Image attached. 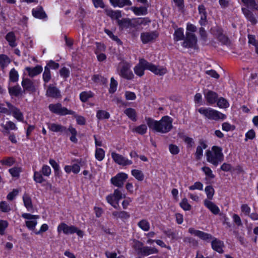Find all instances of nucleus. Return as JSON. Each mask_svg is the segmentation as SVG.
Returning a JSON list of instances; mask_svg holds the SVG:
<instances>
[{
	"label": "nucleus",
	"mask_w": 258,
	"mask_h": 258,
	"mask_svg": "<svg viewBox=\"0 0 258 258\" xmlns=\"http://www.w3.org/2000/svg\"><path fill=\"white\" fill-rule=\"evenodd\" d=\"M117 85L118 83L117 81L115 80L113 78H111L110 80V88L109 89V93H114L116 90Z\"/></svg>",
	"instance_id": "5fc2aeb1"
},
{
	"label": "nucleus",
	"mask_w": 258,
	"mask_h": 258,
	"mask_svg": "<svg viewBox=\"0 0 258 258\" xmlns=\"http://www.w3.org/2000/svg\"><path fill=\"white\" fill-rule=\"evenodd\" d=\"M138 226L143 231H148L150 228L149 222L146 219H142L138 223Z\"/></svg>",
	"instance_id": "4c0bfd02"
},
{
	"label": "nucleus",
	"mask_w": 258,
	"mask_h": 258,
	"mask_svg": "<svg viewBox=\"0 0 258 258\" xmlns=\"http://www.w3.org/2000/svg\"><path fill=\"white\" fill-rule=\"evenodd\" d=\"M19 190L17 189H14L12 191L10 192L7 196V199L10 201H12L18 195Z\"/></svg>",
	"instance_id": "774afa93"
},
{
	"label": "nucleus",
	"mask_w": 258,
	"mask_h": 258,
	"mask_svg": "<svg viewBox=\"0 0 258 258\" xmlns=\"http://www.w3.org/2000/svg\"><path fill=\"white\" fill-rule=\"evenodd\" d=\"M19 79V74L18 72L14 69L11 70L9 73V80L12 82H17Z\"/></svg>",
	"instance_id": "a19ab883"
},
{
	"label": "nucleus",
	"mask_w": 258,
	"mask_h": 258,
	"mask_svg": "<svg viewBox=\"0 0 258 258\" xmlns=\"http://www.w3.org/2000/svg\"><path fill=\"white\" fill-rule=\"evenodd\" d=\"M11 62L9 57L5 54H0V66L4 70Z\"/></svg>",
	"instance_id": "72a5a7b5"
},
{
	"label": "nucleus",
	"mask_w": 258,
	"mask_h": 258,
	"mask_svg": "<svg viewBox=\"0 0 258 258\" xmlns=\"http://www.w3.org/2000/svg\"><path fill=\"white\" fill-rule=\"evenodd\" d=\"M22 92V89L19 85L9 87V93L11 96H18Z\"/></svg>",
	"instance_id": "473e14b6"
},
{
	"label": "nucleus",
	"mask_w": 258,
	"mask_h": 258,
	"mask_svg": "<svg viewBox=\"0 0 258 258\" xmlns=\"http://www.w3.org/2000/svg\"><path fill=\"white\" fill-rule=\"evenodd\" d=\"M242 11L245 17L251 22L252 24L254 25L256 23V19L251 11L245 8H242Z\"/></svg>",
	"instance_id": "b1692460"
},
{
	"label": "nucleus",
	"mask_w": 258,
	"mask_h": 258,
	"mask_svg": "<svg viewBox=\"0 0 258 258\" xmlns=\"http://www.w3.org/2000/svg\"><path fill=\"white\" fill-rule=\"evenodd\" d=\"M170 152L173 155H176L179 152V148L175 145L170 144L169 146Z\"/></svg>",
	"instance_id": "338daca9"
},
{
	"label": "nucleus",
	"mask_w": 258,
	"mask_h": 258,
	"mask_svg": "<svg viewBox=\"0 0 258 258\" xmlns=\"http://www.w3.org/2000/svg\"><path fill=\"white\" fill-rule=\"evenodd\" d=\"M144 246V244L142 242L137 240H134L133 247L139 255L141 254Z\"/></svg>",
	"instance_id": "ea45409f"
},
{
	"label": "nucleus",
	"mask_w": 258,
	"mask_h": 258,
	"mask_svg": "<svg viewBox=\"0 0 258 258\" xmlns=\"http://www.w3.org/2000/svg\"><path fill=\"white\" fill-rule=\"evenodd\" d=\"M23 201L28 211H31L33 209L31 199L28 194H25L23 196Z\"/></svg>",
	"instance_id": "cd10ccee"
},
{
	"label": "nucleus",
	"mask_w": 258,
	"mask_h": 258,
	"mask_svg": "<svg viewBox=\"0 0 258 258\" xmlns=\"http://www.w3.org/2000/svg\"><path fill=\"white\" fill-rule=\"evenodd\" d=\"M130 68L131 65L130 63L126 62L122 63L119 70H118L119 75L126 80L133 79L134 77V75Z\"/></svg>",
	"instance_id": "6e6552de"
},
{
	"label": "nucleus",
	"mask_w": 258,
	"mask_h": 258,
	"mask_svg": "<svg viewBox=\"0 0 258 258\" xmlns=\"http://www.w3.org/2000/svg\"><path fill=\"white\" fill-rule=\"evenodd\" d=\"M131 10L137 16L145 15L147 14V8L145 7H133L131 8Z\"/></svg>",
	"instance_id": "2f4dec72"
},
{
	"label": "nucleus",
	"mask_w": 258,
	"mask_h": 258,
	"mask_svg": "<svg viewBox=\"0 0 258 258\" xmlns=\"http://www.w3.org/2000/svg\"><path fill=\"white\" fill-rule=\"evenodd\" d=\"M174 40L176 41L183 40L184 38L183 29L179 28L176 30L173 34Z\"/></svg>",
	"instance_id": "e433bc0d"
},
{
	"label": "nucleus",
	"mask_w": 258,
	"mask_h": 258,
	"mask_svg": "<svg viewBox=\"0 0 258 258\" xmlns=\"http://www.w3.org/2000/svg\"><path fill=\"white\" fill-rule=\"evenodd\" d=\"M92 79L95 83L101 82L102 83H105L107 81L106 79L104 77L100 75H94L93 76Z\"/></svg>",
	"instance_id": "4d7b16f0"
},
{
	"label": "nucleus",
	"mask_w": 258,
	"mask_h": 258,
	"mask_svg": "<svg viewBox=\"0 0 258 258\" xmlns=\"http://www.w3.org/2000/svg\"><path fill=\"white\" fill-rule=\"evenodd\" d=\"M111 157L116 163L120 165L124 166L131 165L133 163L132 160H128L122 155L116 153L115 152L111 153Z\"/></svg>",
	"instance_id": "9b49d317"
},
{
	"label": "nucleus",
	"mask_w": 258,
	"mask_h": 258,
	"mask_svg": "<svg viewBox=\"0 0 258 258\" xmlns=\"http://www.w3.org/2000/svg\"><path fill=\"white\" fill-rule=\"evenodd\" d=\"M188 231L190 234L197 236L203 240L210 241L211 240H212L211 242L212 248L218 253H222L224 252L223 249L224 246V242L215 237H213L211 234L195 229L191 227L189 228Z\"/></svg>",
	"instance_id": "f03ea898"
},
{
	"label": "nucleus",
	"mask_w": 258,
	"mask_h": 258,
	"mask_svg": "<svg viewBox=\"0 0 258 258\" xmlns=\"http://www.w3.org/2000/svg\"><path fill=\"white\" fill-rule=\"evenodd\" d=\"M204 94L207 102L210 104H214L218 99V95L217 93L213 91H204Z\"/></svg>",
	"instance_id": "f3484780"
},
{
	"label": "nucleus",
	"mask_w": 258,
	"mask_h": 258,
	"mask_svg": "<svg viewBox=\"0 0 258 258\" xmlns=\"http://www.w3.org/2000/svg\"><path fill=\"white\" fill-rule=\"evenodd\" d=\"M57 231L58 233L62 231L64 234L67 235L76 233L80 237L83 236V232L82 230L78 229L74 226H69L64 223H61L58 226Z\"/></svg>",
	"instance_id": "0eeeda50"
},
{
	"label": "nucleus",
	"mask_w": 258,
	"mask_h": 258,
	"mask_svg": "<svg viewBox=\"0 0 258 258\" xmlns=\"http://www.w3.org/2000/svg\"><path fill=\"white\" fill-rule=\"evenodd\" d=\"M50 71L48 66H45L43 73V80L45 83H48L51 79Z\"/></svg>",
	"instance_id": "49530a36"
},
{
	"label": "nucleus",
	"mask_w": 258,
	"mask_h": 258,
	"mask_svg": "<svg viewBox=\"0 0 258 258\" xmlns=\"http://www.w3.org/2000/svg\"><path fill=\"white\" fill-rule=\"evenodd\" d=\"M104 32H105L106 34H107L108 35V36L110 38L112 39V40L116 42L117 44H122L121 40L117 37V36L113 35V34L112 33V32L111 31H110L108 29H105Z\"/></svg>",
	"instance_id": "603ef678"
},
{
	"label": "nucleus",
	"mask_w": 258,
	"mask_h": 258,
	"mask_svg": "<svg viewBox=\"0 0 258 258\" xmlns=\"http://www.w3.org/2000/svg\"><path fill=\"white\" fill-rule=\"evenodd\" d=\"M202 170L208 177L211 179L215 177V175L213 174L212 171L209 167H203L202 168Z\"/></svg>",
	"instance_id": "680f3d73"
},
{
	"label": "nucleus",
	"mask_w": 258,
	"mask_h": 258,
	"mask_svg": "<svg viewBox=\"0 0 258 258\" xmlns=\"http://www.w3.org/2000/svg\"><path fill=\"white\" fill-rule=\"evenodd\" d=\"M1 125L4 129L2 132L5 135L10 134V130H17V127L16 126L15 123L11 121H7L6 124L2 123Z\"/></svg>",
	"instance_id": "6ab92c4d"
},
{
	"label": "nucleus",
	"mask_w": 258,
	"mask_h": 258,
	"mask_svg": "<svg viewBox=\"0 0 258 258\" xmlns=\"http://www.w3.org/2000/svg\"><path fill=\"white\" fill-rule=\"evenodd\" d=\"M148 70H150L156 75L163 76L167 72L166 68L160 66H157L152 63L149 62L147 66Z\"/></svg>",
	"instance_id": "2eb2a0df"
},
{
	"label": "nucleus",
	"mask_w": 258,
	"mask_h": 258,
	"mask_svg": "<svg viewBox=\"0 0 258 258\" xmlns=\"http://www.w3.org/2000/svg\"><path fill=\"white\" fill-rule=\"evenodd\" d=\"M45 176H49L51 173V170L49 166L44 165L42 166L41 170L40 171Z\"/></svg>",
	"instance_id": "6e6d98bb"
},
{
	"label": "nucleus",
	"mask_w": 258,
	"mask_h": 258,
	"mask_svg": "<svg viewBox=\"0 0 258 258\" xmlns=\"http://www.w3.org/2000/svg\"><path fill=\"white\" fill-rule=\"evenodd\" d=\"M25 223L27 228L30 230H34L37 224L36 219L26 221Z\"/></svg>",
	"instance_id": "bf43d9fd"
},
{
	"label": "nucleus",
	"mask_w": 258,
	"mask_h": 258,
	"mask_svg": "<svg viewBox=\"0 0 258 258\" xmlns=\"http://www.w3.org/2000/svg\"><path fill=\"white\" fill-rule=\"evenodd\" d=\"M198 111L210 120H224L226 118V115L211 108L201 107Z\"/></svg>",
	"instance_id": "39448f33"
},
{
	"label": "nucleus",
	"mask_w": 258,
	"mask_h": 258,
	"mask_svg": "<svg viewBox=\"0 0 258 258\" xmlns=\"http://www.w3.org/2000/svg\"><path fill=\"white\" fill-rule=\"evenodd\" d=\"M5 38L8 42L9 45L12 47H15L17 46L16 37L14 32H9L6 35Z\"/></svg>",
	"instance_id": "a878e982"
},
{
	"label": "nucleus",
	"mask_w": 258,
	"mask_h": 258,
	"mask_svg": "<svg viewBox=\"0 0 258 258\" xmlns=\"http://www.w3.org/2000/svg\"><path fill=\"white\" fill-rule=\"evenodd\" d=\"M108 196H111L112 198V197H114V200L117 202H119L120 200H121L122 198H125V196H123L121 191L118 189H115L114 190L113 194H110Z\"/></svg>",
	"instance_id": "79ce46f5"
},
{
	"label": "nucleus",
	"mask_w": 258,
	"mask_h": 258,
	"mask_svg": "<svg viewBox=\"0 0 258 258\" xmlns=\"http://www.w3.org/2000/svg\"><path fill=\"white\" fill-rule=\"evenodd\" d=\"M204 205L212 213L215 215L218 214L220 212L219 208L214 203L209 200H205Z\"/></svg>",
	"instance_id": "412c9836"
},
{
	"label": "nucleus",
	"mask_w": 258,
	"mask_h": 258,
	"mask_svg": "<svg viewBox=\"0 0 258 258\" xmlns=\"http://www.w3.org/2000/svg\"><path fill=\"white\" fill-rule=\"evenodd\" d=\"M164 234L172 240H178L182 238V233L177 231H172L171 229H168L164 231Z\"/></svg>",
	"instance_id": "aec40b11"
},
{
	"label": "nucleus",
	"mask_w": 258,
	"mask_h": 258,
	"mask_svg": "<svg viewBox=\"0 0 258 258\" xmlns=\"http://www.w3.org/2000/svg\"><path fill=\"white\" fill-rule=\"evenodd\" d=\"M147 126L145 124H141L139 126H136L133 130V132H136V133L143 135L147 133Z\"/></svg>",
	"instance_id": "58836bf2"
},
{
	"label": "nucleus",
	"mask_w": 258,
	"mask_h": 258,
	"mask_svg": "<svg viewBox=\"0 0 258 258\" xmlns=\"http://www.w3.org/2000/svg\"><path fill=\"white\" fill-rule=\"evenodd\" d=\"M49 110L56 114L64 116L70 114H74V111L72 110H69L65 107H63L61 104L59 103L55 104H50L48 105Z\"/></svg>",
	"instance_id": "423d86ee"
},
{
	"label": "nucleus",
	"mask_w": 258,
	"mask_h": 258,
	"mask_svg": "<svg viewBox=\"0 0 258 258\" xmlns=\"http://www.w3.org/2000/svg\"><path fill=\"white\" fill-rule=\"evenodd\" d=\"M42 173L39 171H35L34 172L33 179L34 180L39 183H42L45 181V179L42 176Z\"/></svg>",
	"instance_id": "c03bdc74"
},
{
	"label": "nucleus",
	"mask_w": 258,
	"mask_h": 258,
	"mask_svg": "<svg viewBox=\"0 0 258 258\" xmlns=\"http://www.w3.org/2000/svg\"><path fill=\"white\" fill-rule=\"evenodd\" d=\"M32 14L34 17L39 19H43L46 17V15L41 8L33 10Z\"/></svg>",
	"instance_id": "c9c22d12"
},
{
	"label": "nucleus",
	"mask_w": 258,
	"mask_h": 258,
	"mask_svg": "<svg viewBox=\"0 0 258 258\" xmlns=\"http://www.w3.org/2000/svg\"><path fill=\"white\" fill-rule=\"evenodd\" d=\"M21 84L23 88L24 92L34 93L36 91V89L34 82L29 79H23Z\"/></svg>",
	"instance_id": "4468645a"
},
{
	"label": "nucleus",
	"mask_w": 258,
	"mask_h": 258,
	"mask_svg": "<svg viewBox=\"0 0 258 258\" xmlns=\"http://www.w3.org/2000/svg\"><path fill=\"white\" fill-rule=\"evenodd\" d=\"M149 62L143 58L139 60V63L134 68L135 73L139 77H142L144 74L145 70H148Z\"/></svg>",
	"instance_id": "f8f14e48"
},
{
	"label": "nucleus",
	"mask_w": 258,
	"mask_h": 258,
	"mask_svg": "<svg viewBox=\"0 0 258 258\" xmlns=\"http://www.w3.org/2000/svg\"><path fill=\"white\" fill-rule=\"evenodd\" d=\"M112 214L114 218H116V219L120 218L122 220H126L130 217V214L124 211H114L112 212Z\"/></svg>",
	"instance_id": "393cba45"
},
{
	"label": "nucleus",
	"mask_w": 258,
	"mask_h": 258,
	"mask_svg": "<svg viewBox=\"0 0 258 258\" xmlns=\"http://www.w3.org/2000/svg\"><path fill=\"white\" fill-rule=\"evenodd\" d=\"M217 105L220 108H227L229 106L228 101L223 97H220L217 100Z\"/></svg>",
	"instance_id": "3c124183"
},
{
	"label": "nucleus",
	"mask_w": 258,
	"mask_h": 258,
	"mask_svg": "<svg viewBox=\"0 0 258 258\" xmlns=\"http://www.w3.org/2000/svg\"><path fill=\"white\" fill-rule=\"evenodd\" d=\"M46 96L48 97L57 99L61 97V94L57 87L49 85L46 92Z\"/></svg>",
	"instance_id": "dca6fc26"
},
{
	"label": "nucleus",
	"mask_w": 258,
	"mask_h": 258,
	"mask_svg": "<svg viewBox=\"0 0 258 258\" xmlns=\"http://www.w3.org/2000/svg\"><path fill=\"white\" fill-rule=\"evenodd\" d=\"M217 39L222 44L228 45L229 44V40L228 38L223 34L222 30L221 29H218L216 33Z\"/></svg>",
	"instance_id": "bb28decb"
},
{
	"label": "nucleus",
	"mask_w": 258,
	"mask_h": 258,
	"mask_svg": "<svg viewBox=\"0 0 258 258\" xmlns=\"http://www.w3.org/2000/svg\"><path fill=\"white\" fill-rule=\"evenodd\" d=\"M9 172L13 177H18L21 172V168L18 167H13L9 169Z\"/></svg>",
	"instance_id": "0e129e2a"
},
{
	"label": "nucleus",
	"mask_w": 258,
	"mask_h": 258,
	"mask_svg": "<svg viewBox=\"0 0 258 258\" xmlns=\"http://www.w3.org/2000/svg\"><path fill=\"white\" fill-rule=\"evenodd\" d=\"M105 157V151L102 148H96L95 158L98 161H102Z\"/></svg>",
	"instance_id": "de8ad7c7"
},
{
	"label": "nucleus",
	"mask_w": 258,
	"mask_h": 258,
	"mask_svg": "<svg viewBox=\"0 0 258 258\" xmlns=\"http://www.w3.org/2000/svg\"><path fill=\"white\" fill-rule=\"evenodd\" d=\"M93 93L90 91H84L80 93V99L82 102H86L89 98L93 97Z\"/></svg>",
	"instance_id": "f704fd0d"
},
{
	"label": "nucleus",
	"mask_w": 258,
	"mask_h": 258,
	"mask_svg": "<svg viewBox=\"0 0 258 258\" xmlns=\"http://www.w3.org/2000/svg\"><path fill=\"white\" fill-rule=\"evenodd\" d=\"M47 125L48 128L53 132H59L67 134L69 131L72 135L70 137V140L74 143L78 142V139L76 138L77 131L72 125H70L69 128H67L64 126L55 123H48Z\"/></svg>",
	"instance_id": "7ed1b4c3"
},
{
	"label": "nucleus",
	"mask_w": 258,
	"mask_h": 258,
	"mask_svg": "<svg viewBox=\"0 0 258 258\" xmlns=\"http://www.w3.org/2000/svg\"><path fill=\"white\" fill-rule=\"evenodd\" d=\"M96 117L99 120L108 119L110 117V114L105 110H100L97 112Z\"/></svg>",
	"instance_id": "a18cd8bd"
},
{
	"label": "nucleus",
	"mask_w": 258,
	"mask_h": 258,
	"mask_svg": "<svg viewBox=\"0 0 258 258\" xmlns=\"http://www.w3.org/2000/svg\"><path fill=\"white\" fill-rule=\"evenodd\" d=\"M70 114L74 115V116L75 118H76V121L78 124H80V125L85 124L86 120L83 116H79V115H77L75 111H74V114Z\"/></svg>",
	"instance_id": "13d9d810"
},
{
	"label": "nucleus",
	"mask_w": 258,
	"mask_h": 258,
	"mask_svg": "<svg viewBox=\"0 0 258 258\" xmlns=\"http://www.w3.org/2000/svg\"><path fill=\"white\" fill-rule=\"evenodd\" d=\"M105 14L112 19H118L121 17V12L119 11H113L111 9H105Z\"/></svg>",
	"instance_id": "c85d7f7f"
},
{
	"label": "nucleus",
	"mask_w": 258,
	"mask_h": 258,
	"mask_svg": "<svg viewBox=\"0 0 258 258\" xmlns=\"http://www.w3.org/2000/svg\"><path fill=\"white\" fill-rule=\"evenodd\" d=\"M180 206L184 211H189L191 208V205L188 203L187 200L186 198L182 200L180 203Z\"/></svg>",
	"instance_id": "864d4df0"
},
{
	"label": "nucleus",
	"mask_w": 258,
	"mask_h": 258,
	"mask_svg": "<svg viewBox=\"0 0 258 258\" xmlns=\"http://www.w3.org/2000/svg\"><path fill=\"white\" fill-rule=\"evenodd\" d=\"M205 191L209 200H212L214 195V189L211 185L207 186L205 187Z\"/></svg>",
	"instance_id": "8fccbe9b"
},
{
	"label": "nucleus",
	"mask_w": 258,
	"mask_h": 258,
	"mask_svg": "<svg viewBox=\"0 0 258 258\" xmlns=\"http://www.w3.org/2000/svg\"><path fill=\"white\" fill-rule=\"evenodd\" d=\"M59 74L63 78H67L70 76V71L67 68L63 67L60 70Z\"/></svg>",
	"instance_id": "69168bd1"
},
{
	"label": "nucleus",
	"mask_w": 258,
	"mask_h": 258,
	"mask_svg": "<svg viewBox=\"0 0 258 258\" xmlns=\"http://www.w3.org/2000/svg\"><path fill=\"white\" fill-rule=\"evenodd\" d=\"M158 37L156 31L146 32L141 33V39L144 44L154 41Z\"/></svg>",
	"instance_id": "ddd939ff"
},
{
	"label": "nucleus",
	"mask_w": 258,
	"mask_h": 258,
	"mask_svg": "<svg viewBox=\"0 0 258 258\" xmlns=\"http://www.w3.org/2000/svg\"><path fill=\"white\" fill-rule=\"evenodd\" d=\"M111 5L114 7L122 8L125 6H131L132 3L130 0H110Z\"/></svg>",
	"instance_id": "4be33fe9"
},
{
	"label": "nucleus",
	"mask_w": 258,
	"mask_h": 258,
	"mask_svg": "<svg viewBox=\"0 0 258 258\" xmlns=\"http://www.w3.org/2000/svg\"><path fill=\"white\" fill-rule=\"evenodd\" d=\"M221 147L213 146L211 151L209 150L206 152L207 161L217 166L219 163L221 162L224 159Z\"/></svg>",
	"instance_id": "20e7f679"
},
{
	"label": "nucleus",
	"mask_w": 258,
	"mask_h": 258,
	"mask_svg": "<svg viewBox=\"0 0 258 258\" xmlns=\"http://www.w3.org/2000/svg\"><path fill=\"white\" fill-rule=\"evenodd\" d=\"M132 175L139 181H143L144 179V175L142 171L138 169L132 170Z\"/></svg>",
	"instance_id": "37998d69"
},
{
	"label": "nucleus",
	"mask_w": 258,
	"mask_h": 258,
	"mask_svg": "<svg viewBox=\"0 0 258 258\" xmlns=\"http://www.w3.org/2000/svg\"><path fill=\"white\" fill-rule=\"evenodd\" d=\"M197 38L194 34L186 32V36L182 45L185 48H195L197 45Z\"/></svg>",
	"instance_id": "9d476101"
},
{
	"label": "nucleus",
	"mask_w": 258,
	"mask_h": 258,
	"mask_svg": "<svg viewBox=\"0 0 258 258\" xmlns=\"http://www.w3.org/2000/svg\"><path fill=\"white\" fill-rule=\"evenodd\" d=\"M145 120L151 130L162 134L167 133L173 128V119L168 116L162 117L159 121L146 117Z\"/></svg>",
	"instance_id": "f257e3e1"
},
{
	"label": "nucleus",
	"mask_w": 258,
	"mask_h": 258,
	"mask_svg": "<svg viewBox=\"0 0 258 258\" xmlns=\"http://www.w3.org/2000/svg\"><path fill=\"white\" fill-rule=\"evenodd\" d=\"M11 210L9 205L6 202H0V211L3 212H8Z\"/></svg>",
	"instance_id": "052dcab7"
},
{
	"label": "nucleus",
	"mask_w": 258,
	"mask_h": 258,
	"mask_svg": "<svg viewBox=\"0 0 258 258\" xmlns=\"http://www.w3.org/2000/svg\"><path fill=\"white\" fill-rule=\"evenodd\" d=\"M183 241L185 243H189L190 245L197 246L198 244V241L192 237H184Z\"/></svg>",
	"instance_id": "e2e57ef3"
},
{
	"label": "nucleus",
	"mask_w": 258,
	"mask_h": 258,
	"mask_svg": "<svg viewBox=\"0 0 258 258\" xmlns=\"http://www.w3.org/2000/svg\"><path fill=\"white\" fill-rule=\"evenodd\" d=\"M207 147V145L203 142H200V145L198 146L197 148L195 156L196 159L200 160L203 156V149H206Z\"/></svg>",
	"instance_id": "c756f323"
},
{
	"label": "nucleus",
	"mask_w": 258,
	"mask_h": 258,
	"mask_svg": "<svg viewBox=\"0 0 258 258\" xmlns=\"http://www.w3.org/2000/svg\"><path fill=\"white\" fill-rule=\"evenodd\" d=\"M127 178V174L123 172H120L112 177L110 181L113 185L120 188L123 186Z\"/></svg>",
	"instance_id": "1a4fd4ad"
},
{
	"label": "nucleus",
	"mask_w": 258,
	"mask_h": 258,
	"mask_svg": "<svg viewBox=\"0 0 258 258\" xmlns=\"http://www.w3.org/2000/svg\"><path fill=\"white\" fill-rule=\"evenodd\" d=\"M158 253V250L154 247H150L144 246L143 247L142 251L141 253L142 256H148L152 254H157Z\"/></svg>",
	"instance_id": "5701e85b"
},
{
	"label": "nucleus",
	"mask_w": 258,
	"mask_h": 258,
	"mask_svg": "<svg viewBox=\"0 0 258 258\" xmlns=\"http://www.w3.org/2000/svg\"><path fill=\"white\" fill-rule=\"evenodd\" d=\"M25 70L27 72L28 76L31 78H33L40 74L42 72L43 69L42 66L37 65L34 68L26 67Z\"/></svg>",
	"instance_id": "a211bd4d"
},
{
	"label": "nucleus",
	"mask_w": 258,
	"mask_h": 258,
	"mask_svg": "<svg viewBox=\"0 0 258 258\" xmlns=\"http://www.w3.org/2000/svg\"><path fill=\"white\" fill-rule=\"evenodd\" d=\"M12 112L13 113L14 117L16 118L18 120L20 121H23V115L19 109L16 108Z\"/></svg>",
	"instance_id": "09e8293b"
},
{
	"label": "nucleus",
	"mask_w": 258,
	"mask_h": 258,
	"mask_svg": "<svg viewBox=\"0 0 258 258\" xmlns=\"http://www.w3.org/2000/svg\"><path fill=\"white\" fill-rule=\"evenodd\" d=\"M124 113L132 121H137V112L135 109L132 108H126L124 110Z\"/></svg>",
	"instance_id": "7c9ffc66"
}]
</instances>
